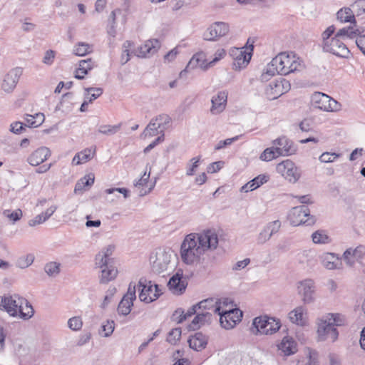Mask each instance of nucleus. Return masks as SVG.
<instances>
[{
    "mask_svg": "<svg viewBox=\"0 0 365 365\" xmlns=\"http://www.w3.org/2000/svg\"><path fill=\"white\" fill-rule=\"evenodd\" d=\"M252 331L254 334H273L281 327L279 319L273 317H258L253 319Z\"/></svg>",
    "mask_w": 365,
    "mask_h": 365,
    "instance_id": "obj_3",
    "label": "nucleus"
},
{
    "mask_svg": "<svg viewBox=\"0 0 365 365\" xmlns=\"http://www.w3.org/2000/svg\"><path fill=\"white\" fill-rule=\"evenodd\" d=\"M150 260L153 270L155 272L161 273L167 269L170 262V255L164 250H160L155 255H151Z\"/></svg>",
    "mask_w": 365,
    "mask_h": 365,
    "instance_id": "obj_16",
    "label": "nucleus"
},
{
    "mask_svg": "<svg viewBox=\"0 0 365 365\" xmlns=\"http://www.w3.org/2000/svg\"><path fill=\"white\" fill-rule=\"evenodd\" d=\"M60 263L50 262L46 264L44 271L49 277H56L60 273Z\"/></svg>",
    "mask_w": 365,
    "mask_h": 365,
    "instance_id": "obj_46",
    "label": "nucleus"
},
{
    "mask_svg": "<svg viewBox=\"0 0 365 365\" xmlns=\"http://www.w3.org/2000/svg\"><path fill=\"white\" fill-rule=\"evenodd\" d=\"M218 237L215 230H207L201 233L187 235L180 247L182 261L187 264H192L200 260V256L208 250L216 249Z\"/></svg>",
    "mask_w": 365,
    "mask_h": 365,
    "instance_id": "obj_1",
    "label": "nucleus"
},
{
    "mask_svg": "<svg viewBox=\"0 0 365 365\" xmlns=\"http://www.w3.org/2000/svg\"><path fill=\"white\" fill-rule=\"evenodd\" d=\"M160 47V43L158 39L148 40L138 48L135 55L138 57H147L155 53Z\"/></svg>",
    "mask_w": 365,
    "mask_h": 365,
    "instance_id": "obj_22",
    "label": "nucleus"
},
{
    "mask_svg": "<svg viewBox=\"0 0 365 365\" xmlns=\"http://www.w3.org/2000/svg\"><path fill=\"white\" fill-rule=\"evenodd\" d=\"M34 261V256L32 254H29L26 256L19 257L16 262V267L21 269H25L29 267Z\"/></svg>",
    "mask_w": 365,
    "mask_h": 365,
    "instance_id": "obj_50",
    "label": "nucleus"
},
{
    "mask_svg": "<svg viewBox=\"0 0 365 365\" xmlns=\"http://www.w3.org/2000/svg\"><path fill=\"white\" fill-rule=\"evenodd\" d=\"M305 313L306 309L304 307H297L289 313V319L292 323L303 326L306 322Z\"/></svg>",
    "mask_w": 365,
    "mask_h": 365,
    "instance_id": "obj_32",
    "label": "nucleus"
},
{
    "mask_svg": "<svg viewBox=\"0 0 365 365\" xmlns=\"http://www.w3.org/2000/svg\"><path fill=\"white\" fill-rule=\"evenodd\" d=\"M96 149L92 151L91 148H86L85 150L78 153L74 158L73 161L75 162L76 159H78L76 165H79L90 160L95 154Z\"/></svg>",
    "mask_w": 365,
    "mask_h": 365,
    "instance_id": "obj_40",
    "label": "nucleus"
},
{
    "mask_svg": "<svg viewBox=\"0 0 365 365\" xmlns=\"http://www.w3.org/2000/svg\"><path fill=\"white\" fill-rule=\"evenodd\" d=\"M341 109V104L330 97V101H328L327 108L326 111L335 112Z\"/></svg>",
    "mask_w": 365,
    "mask_h": 365,
    "instance_id": "obj_61",
    "label": "nucleus"
},
{
    "mask_svg": "<svg viewBox=\"0 0 365 365\" xmlns=\"http://www.w3.org/2000/svg\"><path fill=\"white\" fill-rule=\"evenodd\" d=\"M198 309L202 312H209L212 310L215 313L220 314L221 307L218 305V302L212 298L204 299L197 303Z\"/></svg>",
    "mask_w": 365,
    "mask_h": 365,
    "instance_id": "obj_31",
    "label": "nucleus"
},
{
    "mask_svg": "<svg viewBox=\"0 0 365 365\" xmlns=\"http://www.w3.org/2000/svg\"><path fill=\"white\" fill-rule=\"evenodd\" d=\"M339 156V154L335 153H324L319 157V160L322 163H331L333 162L336 158Z\"/></svg>",
    "mask_w": 365,
    "mask_h": 365,
    "instance_id": "obj_60",
    "label": "nucleus"
},
{
    "mask_svg": "<svg viewBox=\"0 0 365 365\" xmlns=\"http://www.w3.org/2000/svg\"><path fill=\"white\" fill-rule=\"evenodd\" d=\"M327 319H330L331 324L335 327V326L341 325V320L340 319V316L338 314H327L325 315Z\"/></svg>",
    "mask_w": 365,
    "mask_h": 365,
    "instance_id": "obj_64",
    "label": "nucleus"
},
{
    "mask_svg": "<svg viewBox=\"0 0 365 365\" xmlns=\"http://www.w3.org/2000/svg\"><path fill=\"white\" fill-rule=\"evenodd\" d=\"M68 327L73 331H78L83 326V322L79 317H74L68 319Z\"/></svg>",
    "mask_w": 365,
    "mask_h": 365,
    "instance_id": "obj_55",
    "label": "nucleus"
},
{
    "mask_svg": "<svg viewBox=\"0 0 365 365\" xmlns=\"http://www.w3.org/2000/svg\"><path fill=\"white\" fill-rule=\"evenodd\" d=\"M227 94L225 91L219 92L217 96L212 98V108L211 112L213 114H217L223 111L225 108L227 102Z\"/></svg>",
    "mask_w": 365,
    "mask_h": 365,
    "instance_id": "obj_28",
    "label": "nucleus"
},
{
    "mask_svg": "<svg viewBox=\"0 0 365 365\" xmlns=\"http://www.w3.org/2000/svg\"><path fill=\"white\" fill-rule=\"evenodd\" d=\"M291 85L288 81L280 77L272 81L266 89L268 99L274 100L289 91Z\"/></svg>",
    "mask_w": 365,
    "mask_h": 365,
    "instance_id": "obj_12",
    "label": "nucleus"
},
{
    "mask_svg": "<svg viewBox=\"0 0 365 365\" xmlns=\"http://www.w3.org/2000/svg\"><path fill=\"white\" fill-rule=\"evenodd\" d=\"M115 246L113 245H108L105 250L98 253L96 256V262H114V259L111 258L113 252H114Z\"/></svg>",
    "mask_w": 365,
    "mask_h": 365,
    "instance_id": "obj_37",
    "label": "nucleus"
},
{
    "mask_svg": "<svg viewBox=\"0 0 365 365\" xmlns=\"http://www.w3.org/2000/svg\"><path fill=\"white\" fill-rule=\"evenodd\" d=\"M277 155L289 156L296 153L297 146L286 136H281L273 140Z\"/></svg>",
    "mask_w": 365,
    "mask_h": 365,
    "instance_id": "obj_15",
    "label": "nucleus"
},
{
    "mask_svg": "<svg viewBox=\"0 0 365 365\" xmlns=\"http://www.w3.org/2000/svg\"><path fill=\"white\" fill-rule=\"evenodd\" d=\"M136 284L133 282L129 284L128 291L123 296L118 307V312L123 315H128L131 311L133 301L136 299Z\"/></svg>",
    "mask_w": 365,
    "mask_h": 365,
    "instance_id": "obj_14",
    "label": "nucleus"
},
{
    "mask_svg": "<svg viewBox=\"0 0 365 365\" xmlns=\"http://www.w3.org/2000/svg\"><path fill=\"white\" fill-rule=\"evenodd\" d=\"M154 120L158 124H161L160 127H162V130H160V133H164V130L167 128L168 125L170 122V118L167 115H160L157 116Z\"/></svg>",
    "mask_w": 365,
    "mask_h": 365,
    "instance_id": "obj_56",
    "label": "nucleus"
},
{
    "mask_svg": "<svg viewBox=\"0 0 365 365\" xmlns=\"http://www.w3.org/2000/svg\"><path fill=\"white\" fill-rule=\"evenodd\" d=\"M275 147L266 148L260 155L259 159L263 161H270L275 158L277 155Z\"/></svg>",
    "mask_w": 365,
    "mask_h": 365,
    "instance_id": "obj_52",
    "label": "nucleus"
},
{
    "mask_svg": "<svg viewBox=\"0 0 365 365\" xmlns=\"http://www.w3.org/2000/svg\"><path fill=\"white\" fill-rule=\"evenodd\" d=\"M269 180V176L267 175H259L258 176L255 177L250 181H249L247 183L244 185L241 189V192H247L249 191H252L261 185H262L264 183L267 182Z\"/></svg>",
    "mask_w": 365,
    "mask_h": 365,
    "instance_id": "obj_30",
    "label": "nucleus"
},
{
    "mask_svg": "<svg viewBox=\"0 0 365 365\" xmlns=\"http://www.w3.org/2000/svg\"><path fill=\"white\" fill-rule=\"evenodd\" d=\"M317 327L318 339L319 341L331 340L335 341L339 336V332L336 327L332 326L329 319L324 316L319 319Z\"/></svg>",
    "mask_w": 365,
    "mask_h": 365,
    "instance_id": "obj_9",
    "label": "nucleus"
},
{
    "mask_svg": "<svg viewBox=\"0 0 365 365\" xmlns=\"http://www.w3.org/2000/svg\"><path fill=\"white\" fill-rule=\"evenodd\" d=\"M181 336V329L175 328L173 329L168 334L167 341L172 344H175L176 342L180 339Z\"/></svg>",
    "mask_w": 365,
    "mask_h": 365,
    "instance_id": "obj_54",
    "label": "nucleus"
},
{
    "mask_svg": "<svg viewBox=\"0 0 365 365\" xmlns=\"http://www.w3.org/2000/svg\"><path fill=\"white\" fill-rule=\"evenodd\" d=\"M289 219L294 226L302 224L312 225L316 221L314 217L310 215L308 207L304 205L293 207L289 214Z\"/></svg>",
    "mask_w": 365,
    "mask_h": 365,
    "instance_id": "obj_6",
    "label": "nucleus"
},
{
    "mask_svg": "<svg viewBox=\"0 0 365 365\" xmlns=\"http://www.w3.org/2000/svg\"><path fill=\"white\" fill-rule=\"evenodd\" d=\"M200 156L192 158L187 164L186 175L192 176L195 174L196 169L199 167Z\"/></svg>",
    "mask_w": 365,
    "mask_h": 365,
    "instance_id": "obj_51",
    "label": "nucleus"
},
{
    "mask_svg": "<svg viewBox=\"0 0 365 365\" xmlns=\"http://www.w3.org/2000/svg\"><path fill=\"white\" fill-rule=\"evenodd\" d=\"M247 49L250 51H244L243 48H232L230 50V55L233 59L232 66L235 70H241L247 66L251 59L254 49L253 44H250Z\"/></svg>",
    "mask_w": 365,
    "mask_h": 365,
    "instance_id": "obj_8",
    "label": "nucleus"
},
{
    "mask_svg": "<svg viewBox=\"0 0 365 365\" xmlns=\"http://www.w3.org/2000/svg\"><path fill=\"white\" fill-rule=\"evenodd\" d=\"M336 18L341 23L349 22L352 24L350 26H353L354 29H359L356 26V20L354 11L350 8L344 7L341 9L336 13Z\"/></svg>",
    "mask_w": 365,
    "mask_h": 365,
    "instance_id": "obj_29",
    "label": "nucleus"
},
{
    "mask_svg": "<svg viewBox=\"0 0 365 365\" xmlns=\"http://www.w3.org/2000/svg\"><path fill=\"white\" fill-rule=\"evenodd\" d=\"M95 66L96 63L91 58L80 61L79 66L75 71V78L78 80L83 79L85 76Z\"/></svg>",
    "mask_w": 365,
    "mask_h": 365,
    "instance_id": "obj_27",
    "label": "nucleus"
},
{
    "mask_svg": "<svg viewBox=\"0 0 365 365\" xmlns=\"http://www.w3.org/2000/svg\"><path fill=\"white\" fill-rule=\"evenodd\" d=\"M92 48L91 45L83 42H79L75 46L73 53L78 56H83L88 53H91Z\"/></svg>",
    "mask_w": 365,
    "mask_h": 365,
    "instance_id": "obj_48",
    "label": "nucleus"
},
{
    "mask_svg": "<svg viewBox=\"0 0 365 365\" xmlns=\"http://www.w3.org/2000/svg\"><path fill=\"white\" fill-rule=\"evenodd\" d=\"M240 135H237L231 138H227L224 140L219 141L218 143L215 145V150H219L225 148L227 145H231L232 143L237 141L240 138Z\"/></svg>",
    "mask_w": 365,
    "mask_h": 365,
    "instance_id": "obj_58",
    "label": "nucleus"
},
{
    "mask_svg": "<svg viewBox=\"0 0 365 365\" xmlns=\"http://www.w3.org/2000/svg\"><path fill=\"white\" fill-rule=\"evenodd\" d=\"M160 125L161 124H158L154 119H152L144 130L145 135L154 136L160 133V131H158V129L162 130Z\"/></svg>",
    "mask_w": 365,
    "mask_h": 365,
    "instance_id": "obj_49",
    "label": "nucleus"
},
{
    "mask_svg": "<svg viewBox=\"0 0 365 365\" xmlns=\"http://www.w3.org/2000/svg\"><path fill=\"white\" fill-rule=\"evenodd\" d=\"M273 65L277 67L278 74L285 76L297 71L300 66V63L296 60L294 55L280 53L272 58Z\"/></svg>",
    "mask_w": 365,
    "mask_h": 365,
    "instance_id": "obj_4",
    "label": "nucleus"
},
{
    "mask_svg": "<svg viewBox=\"0 0 365 365\" xmlns=\"http://www.w3.org/2000/svg\"><path fill=\"white\" fill-rule=\"evenodd\" d=\"M94 180L95 177L92 173L81 178L75 185L74 192L76 194L81 193L83 190H86V187H90L94 183Z\"/></svg>",
    "mask_w": 365,
    "mask_h": 365,
    "instance_id": "obj_34",
    "label": "nucleus"
},
{
    "mask_svg": "<svg viewBox=\"0 0 365 365\" xmlns=\"http://www.w3.org/2000/svg\"><path fill=\"white\" fill-rule=\"evenodd\" d=\"M322 262L323 266L327 269H341L342 263L341 258H339L334 253H325L322 256Z\"/></svg>",
    "mask_w": 365,
    "mask_h": 365,
    "instance_id": "obj_26",
    "label": "nucleus"
},
{
    "mask_svg": "<svg viewBox=\"0 0 365 365\" xmlns=\"http://www.w3.org/2000/svg\"><path fill=\"white\" fill-rule=\"evenodd\" d=\"M121 125V123L114 125H101L98 127L97 132L106 135H112L120 129Z\"/></svg>",
    "mask_w": 365,
    "mask_h": 365,
    "instance_id": "obj_44",
    "label": "nucleus"
},
{
    "mask_svg": "<svg viewBox=\"0 0 365 365\" xmlns=\"http://www.w3.org/2000/svg\"><path fill=\"white\" fill-rule=\"evenodd\" d=\"M115 329V323L113 321L107 320L103 322L101 327V329L99 330V334L104 337L110 336Z\"/></svg>",
    "mask_w": 365,
    "mask_h": 365,
    "instance_id": "obj_47",
    "label": "nucleus"
},
{
    "mask_svg": "<svg viewBox=\"0 0 365 365\" xmlns=\"http://www.w3.org/2000/svg\"><path fill=\"white\" fill-rule=\"evenodd\" d=\"M294 341L288 336L283 338L282 342L278 345L279 349L282 350L286 355H291L295 352L296 346Z\"/></svg>",
    "mask_w": 365,
    "mask_h": 365,
    "instance_id": "obj_36",
    "label": "nucleus"
},
{
    "mask_svg": "<svg viewBox=\"0 0 365 365\" xmlns=\"http://www.w3.org/2000/svg\"><path fill=\"white\" fill-rule=\"evenodd\" d=\"M21 74L22 69L20 67L9 71L4 78L1 84L2 89L7 93L11 92L15 88Z\"/></svg>",
    "mask_w": 365,
    "mask_h": 365,
    "instance_id": "obj_18",
    "label": "nucleus"
},
{
    "mask_svg": "<svg viewBox=\"0 0 365 365\" xmlns=\"http://www.w3.org/2000/svg\"><path fill=\"white\" fill-rule=\"evenodd\" d=\"M105 192L107 194H113L114 192H118L123 194L124 198H128L130 196V191L125 187L108 188Z\"/></svg>",
    "mask_w": 365,
    "mask_h": 365,
    "instance_id": "obj_62",
    "label": "nucleus"
},
{
    "mask_svg": "<svg viewBox=\"0 0 365 365\" xmlns=\"http://www.w3.org/2000/svg\"><path fill=\"white\" fill-rule=\"evenodd\" d=\"M355 19L363 20L365 19V0L356 1L353 5Z\"/></svg>",
    "mask_w": 365,
    "mask_h": 365,
    "instance_id": "obj_45",
    "label": "nucleus"
},
{
    "mask_svg": "<svg viewBox=\"0 0 365 365\" xmlns=\"http://www.w3.org/2000/svg\"><path fill=\"white\" fill-rule=\"evenodd\" d=\"M224 165L223 161H217L210 164L207 168L208 173H214L219 171Z\"/></svg>",
    "mask_w": 365,
    "mask_h": 365,
    "instance_id": "obj_63",
    "label": "nucleus"
},
{
    "mask_svg": "<svg viewBox=\"0 0 365 365\" xmlns=\"http://www.w3.org/2000/svg\"><path fill=\"white\" fill-rule=\"evenodd\" d=\"M218 314L220 315V325L225 329H232L241 321L243 316L242 312L237 308L220 311V314Z\"/></svg>",
    "mask_w": 365,
    "mask_h": 365,
    "instance_id": "obj_11",
    "label": "nucleus"
},
{
    "mask_svg": "<svg viewBox=\"0 0 365 365\" xmlns=\"http://www.w3.org/2000/svg\"><path fill=\"white\" fill-rule=\"evenodd\" d=\"M51 155L50 150L46 147H41L36 150L28 158V163L32 166H37L43 163Z\"/></svg>",
    "mask_w": 365,
    "mask_h": 365,
    "instance_id": "obj_23",
    "label": "nucleus"
},
{
    "mask_svg": "<svg viewBox=\"0 0 365 365\" xmlns=\"http://www.w3.org/2000/svg\"><path fill=\"white\" fill-rule=\"evenodd\" d=\"M330 97L323 93L316 92L312 96V102L313 105L322 110H327L328 101Z\"/></svg>",
    "mask_w": 365,
    "mask_h": 365,
    "instance_id": "obj_35",
    "label": "nucleus"
},
{
    "mask_svg": "<svg viewBox=\"0 0 365 365\" xmlns=\"http://www.w3.org/2000/svg\"><path fill=\"white\" fill-rule=\"evenodd\" d=\"M3 215L14 223L19 221L23 215L21 209H17L12 212H11L9 210H5L3 212Z\"/></svg>",
    "mask_w": 365,
    "mask_h": 365,
    "instance_id": "obj_53",
    "label": "nucleus"
},
{
    "mask_svg": "<svg viewBox=\"0 0 365 365\" xmlns=\"http://www.w3.org/2000/svg\"><path fill=\"white\" fill-rule=\"evenodd\" d=\"M207 336L202 332H197L194 335L190 336L187 341L189 346L197 351L204 349L207 344Z\"/></svg>",
    "mask_w": 365,
    "mask_h": 365,
    "instance_id": "obj_24",
    "label": "nucleus"
},
{
    "mask_svg": "<svg viewBox=\"0 0 365 365\" xmlns=\"http://www.w3.org/2000/svg\"><path fill=\"white\" fill-rule=\"evenodd\" d=\"M205 54L203 52L197 53L190 60L187 65V68H192L199 67L202 69H207L210 66L209 63H205Z\"/></svg>",
    "mask_w": 365,
    "mask_h": 365,
    "instance_id": "obj_33",
    "label": "nucleus"
},
{
    "mask_svg": "<svg viewBox=\"0 0 365 365\" xmlns=\"http://www.w3.org/2000/svg\"><path fill=\"white\" fill-rule=\"evenodd\" d=\"M168 287L173 293L182 294L187 287V283L182 280V274L178 272L172 276L168 281Z\"/></svg>",
    "mask_w": 365,
    "mask_h": 365,
    "instance_id": "obj_21",
    "label": "nucleus"
},
{
    "mask_svg": "<svg viewBox=\"0 0 365 365\" xmlns=\"http://www.w3.org/2000/svg\"><path fill=\"white\" fill-rule=\"evenodd\" d=\"M149 178H150V173L147 174L146 172H145L144 174L143 175V176L140 178V179H139L134 184V185L135 187H141V189L139 192L140 196H144V195H147L148 193H149L153 190V188L154 187V184L152 185L148 190H146L144 187L148 183Z\"/></svg>",
    "mask_w": 365,
    "mask_h": 365,
    "instance_id": "obj_38",
    "label": "nucleus"
},
{
    "mask_svg": "<svg viewBox=\"0 0 365 365\" xmlns=\"http://www.w3.org/2000/svg\"><path fill=\"white\" fill-rule=\"evenodd\" d=\"M277 171L281 174L289 182L294 183L300 178L301 173L294 163L286 160L277 165Z\"/></svg>",
    "mask_w": 365,
    "mask_h": 365,
    "instance_id": "obj_13",
    "label": "nucleus"
},
{
    "mask_svg": "<svg viewBox=\"0 0 365 365\" xmlns=\"http://www.w3.org/2000/svg\"><path fill=\"white\" fill-rule=\"evenodd\" d=\"M85 91L84 98H86L89 103H92L103 93V89L96 87L86 88Z\"/></svg>",
    "mask_w": 365,
    "mask_h": 365,
    "instance_id": "obj_43",
    "label": "nucleus"
},
{
    "mask_svg": "<svg viewBox=\"0 0 365 365\" xmlns=\"http://www.w3.org/2000/svg\"><path fill=\"white\" fill-rule=\"evenodd\" d=\"M171 319L173 321L176 322L178 324L182 323L184 320L186 319L184 309L182 308L177 309L173 314Z\"/></svg>",
    "mask_w": 365,
    "mask_h": 365,
    "instance_id": "obj_59",
    "label": "nucleus"
},
{
    "mask_svg": "<svg viewBox=\"0 0 365 365\" xmlns=\"http://www.w3.org/2000/svg\"><path fill=\"white\" fill-rule=\"evenodd\" d=\"M360 34L359 29H354L353 26H347L339 29L334 37L331 40H327L324 43L323 49L326 52L331 53L336 56L347 58L349 57L350 51L346 44L341 40L345 38L353 39Z\"/></svg>",
    "mask_w": 365,
    "mask_h": 365,
    "instance_id": "obj_2",
    "label": "nucleus"
},
{
    "mask_svg": "<svg viewBox=\"0 0 365 365\" xmlns=\"http://www.w3.org/2000/svg\"><path fill=\"white\" fill-rule=\"evenodd\" d=\"M96 264L102 269L100 278V282L101 284H106L116 277L118 274V269L115 266L114 262L104 263L96 262Z\"/></svg>",
    "mask_w": 365,
    "mask_h": 365,
    "instance_id": "obj_19",
    "label": "nucleus"
},
{
    "mask_svg": "<svg viewBox=\"0 0 365 365\" xmlns=\"http://www.w3.org/2000/svg\"><path fill=\"white\" fill-rule=\"evenodd\" d=\"M230 26L228 24L222 21H216L212 24L203 33L202 38L205 41H215L220 37L228 34Z\"/></svg>",
    "mask_w": 365,
    "mask_h": 365,
    "instance_id": "obj_10",
    "label": "nucleus"
},
{
    "mask_svg": "<svg viewBox=\"0 0 365 365\" xmlns=\"http://www.w3.org/2000/svg\"><path fill=\"white\" fill-rule=\"evenodd\" d=\"M312 241L315 244H328L331 239L326 231L323 230H317L312 235Z\"/></svg>",
    "mask_w": 365,
    "mask_h": 365,
    "instance_id": "obj_42",
    "label": "nucleus"
},
{
    "mask_svg": "<svg viewBox=\"0 0 365 365\" xmlns=\"http://www.w3.org/2000/svg\"><path fill=\"white\" fill-rule=\"evenodd\" d=\"M281 227V222L274 220L267 224L257 237V243L264 244L268 241L273 235L278 232Z\"/></svg>",
    "mask_w": 365,
    "mask_h": 365,
    "instance_id": "obj_20",
    "label": "nucleus"
},
{
    "mask_svg": "<svg viewBox=\"0 0 365 365\" xmlns=\"http://www.w3.org/2000/svg\"><path fill=\"white\" fill-rule=\"evenodd\" d=\"M298 292L302 297L304 304H310L314 302L315 292L314 282L311 279H307L299 282Z\"/></svg>",
    "mask_w": 365,
    "mask_h": 365,
    "instance_id": "obj_17",
    "label": "nucleus"
},
{
    "mask_svg": "<svg viewBox=\"0 0 365 365\" xmlns=\"http://www.w3.org/2000/svg\"><path fill=\"white\" fill-rule=\"evenodd\" d=\"M25 302L26 299L18 294H5L0 297V309L6 312L11 317H18L19 309Z\"/></svg>",
    "mask_w": 365,
    "mask_h": 365,
    "instance_id": "obj_7",
    "label": "nucleus"
},
{
    "mask_svg": "<svg viewBox=\"0 0 365 365\" xmlns=\"http://www.w3.org/2000/svg\"><path fill=\"white\" fill-rule=\"evenodd\" d=\"M24 304H25V307H24V305H21V307L19 308L18 316L21 319H23L24 320L29 319L34 316V308L32 305L26 299V302H24Z\"/></svg>",
    "mask_w": 365,
    "mask_h": 365,
    "instance_id": "obj_41",
    "label": "nucleus"
},
{
    "mask_svg": "<svg viewBox=\"0 0 365 365\" xmlns=\"http://www.w3.org/2000/svg\"><path fill=\"white\" fill-rule=\"evenodd\" d=\"M211 321L212 314L210 312H202L199 310L188 327L190 329L196 330L205 324H210Z\"/></svg>",
    "mask_w": 365,
    "mask_h": 365,
    "instance_id": "obj_25",
    "label": "nucleus"
},
{
    "mask_svg": "<svg viewBox=\"0 0 365 365\" xmlns=\"http://www.w3.org/2000/svg\"><path fill=\"white\" fill-rule=\"evenodd\" d=\"M138 287L140 289L139 299L145 303H150L163 294L159 285L153 284L151 281H148L145 278H140L138 282Z\"/></svg>",
    "mask_w": 365,
    "mask_h": 365,
    "instance_id": "obj_5",
    "label": "nucleus"
},
{
    "mask_svg": "<svg viewBox=\"0 0 365 365\" xmlns=\"http://www.w3.org/2000/svg\"><path fill=\"white\" fill-rule=\"evenodd\" d=\"M360 34L357 35L356 38V44L360 51L365 55V34H362L364 30L359 28Z\"/></svg>",
    "mask_w": 365,
    "mask_h": 365,
    "instance_id": "obj_57",
    "label": "nucleus"
},
{
    "mask_svg": "<svg viewBox=\"0 0 365 365\" xmlns=\"http://www.w3.org/2000/svg\"><path fill=\"white\" fill-rule=\"evenodd\" d=\"M24 118L26 121V123L28 124V126L37 128L43 123L45 116L43 113H36L34 115L26 114Z\"/></svg>",
    "mask_w": 365,
    "mask_h": 365,
    "instance_id": "obj_39",
    "label": "nucleus"
}]
</instances>
